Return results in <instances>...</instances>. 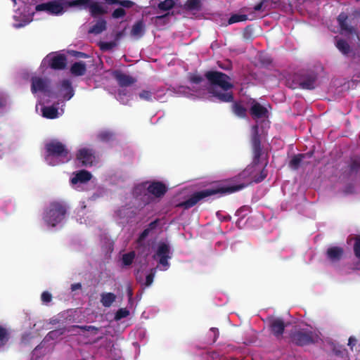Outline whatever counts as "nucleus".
I'll list each match as a JSON object with an SVG mask.
<instances>
[{"instance_id": "nucleus-1", "label": "nucleus", "mask_w": 360, "mask_h": 360, "mask_svg": "<svg viewBox=\"0 0 360 360\" xmlns=\"http://www.w3.org/2000/svg\"><path fill=\"white\" fill-rule=\"evenodd\" d=\"M251 143L253 153L252 163L237 176L229 179L227 181L229 184L195 192L187 200L179 203L177 207L187 210L195 206L198 202L207 197L216 194L233 193L243 189L252 182L257 184L262 182L266 177L267 171L264 167L262 169L257 168L262 155L261 139L257 126L255 127L252 135Z\"/></svg>"}, {"instance_id": "nucleus-2", "label": "nucleus", "mask_w": 360, "mask_h": 360, "mask_svg": "<svg viewBox=\"0 0 360 360\" xmlns=\"http://www.w3.org/2000/svg\"><path fill=\"white\" fill-rule=\"evenodd\" d=\"M67 212L68 206L65 202L54 201L50 203L43 219L49 226L53 227L65 219Z\"/></svg>"}, {"instance_id": "nucleus-3", "label": "nucleus", "mask_w": 360, "mask_h": 360, "mask_svg": "<svg viewBox=\"0 0 360 360\" xmlns=\"http://www.w3.org/2000/svg\"><path fill=\"white\" fill-rule=\"evenodd\" d=\"M45 149L46 152V160L51 165V158L59 160V162H65L70 160L69 150L66 146L60 141L53 140L46 143ZM55 164H53L54 165Z\"/></svg>"}, {"instance_id": "nucleus-4", "label": "nucleus", "mask_w": 360, "mask_h": 360, "mask_svg": "<svg viewBox=\"0 0 360 360\" xmlns=\"http://www.w3.org/2000/svg\"><path fill=\"white\" fill-rule=\"evenodd\" d=\"M64 4L70 7L81 6L84 8H89L90 15L93 18H96L108 13L107 8H104L100 3L91 0H72L71 1H65Z\"/></svg>"}, {"instance_id": "nucleus-5", "label": "nucleus", "mask_w": 360, "mask_h": 360, "mask_svg": "<svg viewBox=\"0 0 360 360\" xmlns=\"http://www.w3.org/2000/svg\"><path fill=\"white\" fill-rule=\"evenodd\" d=\"M205 77L212 85L218 86L224 91H229L233 88V84L230 82L231 77L219 71H207L205 73Z\"/></svg>"}, {"instance_id": "nucleus-6", "label": "nucleus", "mask_w": 360, "mask_h": 360, "mask_svg": "<svg viewBox=\"0 0 360 360\" xmlns=\"http://www.w3.org/2000/svg\"><path fill=\"white\" fill-rule=\"evenodd\" d=\"M158 224L159 219H158L151 221L136 240V250L140 251V253L144 254L146 257L148 255L149 246L145 243V239L152 231L157 228Z\"/></svg>"}, {"instance_id": "nucleus-7", "label": "nucleus", "mask_w": 360, "mask_h": 360, "mask_svg": "<svg viewBox=\"0 0 360 360\" xmlns=\"http://www.w3.org/2000/svg\"><path fill=\"white\" fill-rule=\"evenodd\" d=\"M59 1H49L47 3L40 4L36 6L37 11H46L50 14L59 15L64 12V6H69L65 4V1H71L72 0H59Z\"/></svg>"}, {"instance_id": "nucleus-8", "label": "nucleus", "mask_w": 360, "mask_h": 360, "mask_svg": "<svg viewBox=\"0 0 360 360\" xmlns=\"http://www.w3.org/2000/svg\"><path fill=\"white\" fill-rule=\"evenodd\" d=\"M170 253V247L169 244L165 242L159 243L157 250L153 255V259H158V263L164 267V270L167 269L169 266L168 260L172 257Z\"/></svg>"}, {"instance_id": "nucleus-9", "label": "nucleus", "mask_w": 360, "mask_h": 360, "mask_svg": "<svg viewBox=\"0 0 360 360\" xmlns=\"http://www.w3.org/2000/svg\"><path fill=\"white\" fill-rule=\"evenodd\" d=\"M31 91L32 94L41 92L50 96V80L46 77H32L31 78Z\"/></svg>"}, {"instance_id": "nucleus-10", "label": "nucleus", "mask_w": 360, "mask_h": 360, "mask_svg": "<svg viewBox=\"0 0 360 360\" xmlns=\"http://www.w3.org/2000/svg\"><path fill=\"white\" fill-rule=\"evenodd\" d=\"M104 2L108 5H120L123 8H117L112 13V18L114 19L122 18L126 15V11L124 8H130L134 5V2L130 0H104Z\"/></svg>"}, {"instance_id": "nucleus-11", "label": "nucleus", "mask_w": 360, "mask_h": 360, "mask_svg": "<svg viewBox=\"0 0 360 360\" xmlns=\"http://www.w3.org/2000/svg\"><path fill=\"white\" fill-rule=\"evenodd\" d=\"M292 342L298 346H304L314 342L311 331L304 330H296L291 334Z\"/></svg>"}, {"instance_id": "nucleus-12", "label": "nucleus", "mask_w": 360, "mask_h": 360, "mask_svg": "<svg viewBox=\"0 0 360 360\" xmlns=\"http://www.w3.org/2000/svg\"><path fill=\"white\" fill-rule=\"evenodd\" d=\"M77 159L83 167H91L96 160L95 152L90 148H81L77 153Z\"/></svg>"}, {"instance_id": "nucleus-13", "label": "nucleus", "mask_w": 360, "mask_h": 360, "mask_svg": "<svg viewBox=\"0 0 360 360\" xmlns=\"http://www.w3.org/2000/svg\"><path fill=\"white\" fill-rule=\"evenodd\" d=\"M317 77V74L314 71L302 75L299 82L300 88L308 90L315 89Z\"/></svg>"}, {"instance_id": "nucleus-14", "label": "nucleus", "mask_w": 360, "mask_h": 360, "mask_svg": "<svg viewBox=\"0 0 360 360\" xmlns=\"http://www.w3.org/2000/svg\"><path fill=\"white\" fill-rule=\"evenodd\" d=\"M344 173L348 176H356L360 173V155H354L350 157L347 162V167Z\"/></svg>"}, {"instance_id": "nucleus-15", "label": "nucleus", "mask_w": 360, "mask_h": 360, "mask_svg": "<svg viewBox=\"0 0 360 360\" xmlns=\"http://www.w3.org/2000/svg\"><path fill=\"white\" fill-rule=\"evenodd\" d=\"M270 330L271 333L278 339L282 338L283 334L285 324L283 319L280 318L274 319L271 320L269 324Z\"/></svg>"}, {"instance_id": "nucleus-16", "label": "nucleus", "mask_w": 360, "mask_h": 360, "mask_svg": "<svg viewBox=\"0 0 360 360\" xmlns=\"http://www.w3.org/2000/svg\"><path fill=\"white\" fill-rule=\"evenodd\" d=\"M113 76L120 87L129 86L136 82L134 77L120 71L114 72Z\"/></svg>"}, {"instance_id": "nucleus-17", "label": "nucleus", "mask_w": 360, "mask_h": 360, "mask_svg": "<svg viewBox=\"0 0 360 360\" xmlns=\"http://www.w3.org/2000/svg\"><path fill=\"white\" fill-rule=\"evenodd\" d=\"M147 190L154 196L160 198L166 193L167 188L162 182L153 181L148 186Z\"/></svg>"}, {"instance_id": "nucleus-18", "label": "nucleus", "mask_w": 360, "mask_h": 360, "mask_svg": "<svg viewBox=\"0 0 360 360\" xmlns=\"http://www.w3.org/2000/svg\"><path fill=\"white\" fill-rule=\"evenodd\" d=\"M348 18V15L345 12H341L338 15L337 18V21L340 27V29L341 30L342 32H345L348 34L355 33L354 27L349 25L347 22Z\"/></svg>"}, {"instance_id": "nucleus-19", "label": "nucleus", "mask_w": 360, "mask_h": 360, "mask_svg": "<svg viewBox=\"0 0 360 360\" xmlns=\"http://www.w3.org/2000/svg\"><path fill=\"white\" fill-rule=\"evenodd\" d=\"M250 112L253 118L259 119L267 117V109L258 102L253 100Z\"/></svg>"}, {"instance_id": "nucleus-20", "label": "nucleus", "mask_w": 360, "mask_h": 360, "mask_svg": "<svg viewBox=\"0 0 360 360\" xmlns=\"http://www.w3.org/2000/svg\"><path fill=\"white\" fill-rule=\"evenodd\" d=\"M232 113L240 119H245L248 117V110L243 105L242 101H233L231 105Z\"/></svg>"}, {"instance_id": "nucleus-21", "label": "nucleus", "mask_w": 360, "mask_h": 360, "mask_svg": "<svg viewBox=\"0 0 360 360\" xmlns=\"http://www.w3.org/2000/svg\"><path fill=\"white\" fill-rule=\"evenodd\" d=\"M67 58L63 54H58L52 57L49 61V66L53 70H63L66 67Z\"/></svg>"}, {"instance_id": "nucleus-22", "label": "nucleus", "mask_w": 360, "mask_h": 360, "mask_svg": "<svg viewBox=\"0 0 360 360\" xmlns=\"http://www.w3.org/2000/svg\"><path fill=\"white\" fill-rule=\"evenodd\" d=\"M344 254V250L341 247L333 246L329 248L326 251V257L331 262L340 261Z\"/></svg>"}, {"instance_id": "nucleus-23", "label": "nucleus", "mask_w": 360, "mask_h": 360, "mask_svg": "<svg viewBox=\"0 0 360 360\" xmlns=\"http://www.w3.org/2000/svg\"><path fill=\"white\" fill-rule=\"evenodd\" d=\"M70 71L73 76H83L86 74V65L83 61L75 62L71 65Z\"/></svg>"}, {"instance_id": "nucleus-24", "label": "nucleus", "mask_w": 360, "mask_h": 360, "mask_svg": "<svg viewBox=\"0 0 360 360\" xmlns=\"http://www.w3.org/2000/svg\"><path fill=\"white\" fill-rule=\"evenodd\" d=\"M61 91H63V97L65 100H70L74 96V89L69 79H64L61 82Z\"/></svg>"}, {"instance_id": "nucleus-25", "label": "nucleus", "mask_w": 360, "mask_h": 360, "mask_svg": "<svg viewBox=\"0 0 360 360\" xmlns=\"http://www.w3.org/2000/svg\"><path fill=\"white\" fill-rule=\"evenodd\" d=\"M92 177L91 174L86 170L79 171L75 176L71 179V183L72 184H77V183H86L89 181Z\"/></svg>"}, {"instance_id": "nucleus-26", "label": "nucleus", "mask_w": 360, "mask_h": 360, "mask_svg": "<svg viewBox=\"0 0 360 360\" xmlns=\"http://www.w3.org/2000/svg\"><path fill=\"white\" fill-rule=\"evenodd\" d=\"M180 7L186 11H200L202 10V0H187Z\"/></svg>"}, {"instance_id": "nucleus-27", "label": "nucleus", "mask_w": 360, "mask_h": 360, "mask_svg": "<svg viewBox=\"0 0 360 360\" xmlns=\"http://www.w3.org/2000/svg\"><path fill=\"white\" fill-rule=\"evenodd\" d=\"M312 154L313 153L310 152L307 153H300L294 155L289 162V167L293 170L298 169L302 160L307 156L311 157Z\"/></svg>"}, {"instance_id": "nucleus-28", "label": "nucleus", "mask_w": 360, "mask_h": 360, "mask_svg": "<svg viewBox=\"0 0 360 360\" xmlns=\"http://www.w3.org/2000/svg\"><path fill=\"white\" fill-rule=\"evenodd\" d=\"M145 33V24L143 20L136 21L131 30V35L141 37Z\"/></svg>"}, {"instance_id": "nucleus-29", "label": "nucleus", "mask_w": 360, "mask_h": 360, "mask_svg": "<svg viewBox=\"0 0 360 360\" xmlns=\"http://www.w3.org/2000/svg\"><path fill=\"white\" fill-rule=\"evenodd\" d=\"M107 28V22L105 20L101 18L89 30V33L98 34L105 31Z\"/></svg>"}, {"instance_id": "nucleus-30", "label": "nucleus", "mask_w": 360, "mask_h": 360, "mask_svg": "<svg viewBox=\"0 0 360 360\" xmlns=\"http://www.w3.org/2000/svg\"><path fill=\"white\" fill-rule=\"evenodd\" d=\"M116 300V295L112 292H103L101 295V303L105 307H110Z\"/></svg>"}, {"instance_id": "nucleus-31", "label": "nucleus", "mask_w": 360, "mask_h": 360, "mask_svg": "<svg viewBox=\"0 0 360 360\" xmlns=\"http://www.w3.org/2000/svg\"><path fill=\"white\" fill-rule=\"evenodd\" d=\"M219 101L224 103H232L234 101L233 94L232 92H219L212 93Z\"/></svg>"}, {"instance_id": "nucleus-32", "label": "nucleus", "mask_w": 360, "mask_h": 360, "mask_svg": "<svg viewBox=\"0 0 360 360\" xmlns=\"http://www.w3.org/2000/svg\"><path fill=\"white\" fill-rule=\"evenodd\" d=\"M43 117L48 119H55L58 117V108L54 106H44L41 108Z\"/></svg>"}, {"instance_id": "nucleus-33", "label": "nucleus", "mask_w": 360, "mask_h": 360, "mask_svg": "<svg viewBox=\"0 0 360 360\" xmlns=\"http://www.w3.org/2000/svg\"><path fill=\"white\" fill-rule=\"evenodd\" d=\"M75 329H79L83 332H85V331L91 332L93 335L97 334L99 330V328L96 327L94 326L73 325L70 327L68 331H74Z\"/></svg>"}, {"instance_id": "nucleus-34", "label": "nucleus", "mask_w": 360, "mask_h": 360, "mask_svg": "<svg viewBox=\"0 0 360 360\" xmlns=\"http://www.w3.org/2000/svg\"><path fill=\"white\" fill-rule=\"evenodd\" d=\"M354 240L353 250L355 257L360 261V236L357 235L355 236H350L347 238V243Z\"/></svg>"}, {"instance_id": "nucleus-35", "label": "nucleus", "mask_w": 360, "mask_h": 360, "mask_svg": "<svg viewBox=\"0 0 360 360\" xmlns=\"http://www.w3.org/2000/svg\"><path fill=\"white\" fill-rule=\"evenodd\" d=\"M336 47L344 55H347L351 51V47L347 41L343 39H339L336 41Z\"/></svg>"}, {"instance_id": "nucleus-36", "label": "nucleus", "mask_w": 360, "mask_h": 360, "mask_svg": "<svg viewBox=\"0 0 360 360\" xmlns=\"http://www.w3.org/2000/svg\"><path fill=\"white\" fill-rule=\"evenodd\" d=\"M178 0H165L160 1L158 4V8L161 11H169L175 7L176 1Z\"/></svg>"}, {"instance_id": "nucleus-37", "label": "nucleus", "mask_w": 360, "mask_h": 360, "mask_svg": "<svg viewBox=\"0 0 360 360\" xmlns=\"http://www.w3.org/2000/svg\"><path fill=\"white\" fill-rule=\"evenodd\" d=\"M248 15L245 14H233L228 20L227 23L224 24L225 25H232L233 23L243 22L247 20Z\"/></svg>"}, {"instance_id": "nucleus-38", "label": "nucleus", "mask_w": 360, "mask_h": 360, "mask_svg": "<svg viewBox=\"0 0 360 360\" xmlns=\"http://www.w3.org/2000/svg\"><path fill=\"white\" fill-rule=\"evenodd\" d=\"M114 133L110 131H102L98 134V139L103 142H108L113 139Z\"/></svg>"}, {"instance_id": "nucleus-39", "label": "nucleus", "mask_w": 360, "mask_h": 360, "mask_svg": "<svg viewBox=\"0 0 360 360\" xmlns=\"http://www.w3.org/2000/svg\"><path fill=\"white\" fill-rule=\"evenodd\" d=\"M9 340V333L6 328L0 326V347L5 345Z\"/></svg>"}, {"instance_id": "nucleus-40", "label": "nucleus", "mask_w": 360, "mask_h": 360, "mask_svg": "<svg viewBox=\"0 0 360 360\" xmlns=\"http://www.w3.org/2000/svg\"><path fill=\"white\" fill-rule=\"evenodd\" d=\"M135 255H136L134 251L124 254L122 255V258L124 265H125V266L131 265L135 258Z\"/></svg>"}, {"instance_id": "nucleus-41", "label": "nucleus", "mask_w": 360, "mask_h": 360, "mask_svg": "<svg viewBox=\"0 0 360 360\" xmlns=\"http://www.w3.org/2000/svg\"><path fill=\"white\" fill-rule=\"evenodd\" d=\"M188 80L192 84H199L204 80V78L198 73H190Z\"/></svg>"}, {"instance_id": "nucleus-42", "label": "nucleus", "mask_w": 360, "mask_h": 360, "mask_svg": "<svg viewBox=\"0 0 360 360\" xmlns=\"http://www.w3.org/2000/svg\"><path fill=\"white\" fill-rule=\"evenodd\" d=\"M129 315V311L125 308L119 309L115 315V319L116 321H120L122 319L126 318Z\"/></svg>"}, {"instance_id": "nucleus-43", "label": "nucleus", "mask_w": 360, "mask_h": 360, "mask_svg": "<svg viewBox=\"0 0 360 360\" xmlns=\"http://www.w3.org/2000/svg\"><path fill=\"white\" fill-rule=\"evenodd\" d=\"M269 4V0H262L259 3L257 4L253 9L255 11H264L266 10Z\"/></svg>"}, {"instance_id": "nucleus-44", "label": "nucleus", "mask_w": 360, "mask_h": 360, "mask_svg": "<svg viewBox=\"0 0 360 360\" xmlns=\"http://www.w3.org/2000/svg\"><path fill=\"white\" fill-rule=\"evenodd\" d=\"M156 273L155 269H151L150 273L146 276L145 285L148 287L153 282Z\"/></svg>"}, {"instance_id": "nucleus-45", "label": "nucleus", "mask_w": 360, "mask_h": 360, "mask_svg": "<svg viewBox=\"0 0 360 360\" xmlns=\"http://www.w3.org/2000/svg\"><path fill=\"white\" fill-rule=\"evenodd\" d=\"M153 93L148 90H143L139 93V98L147 101H152Z\"/></svg>"}, {"instance_id": "nucleus-46", "label": "nucleus", "mask_w": 360, "mask_h": 360, "mask_svg": "<svg viewBox=\"0 0 360 360\" xmlns=\"http://www.w3.org/2000/svg\"><path fill=\"white\" fill-rule=\"evenodd\" d=\"M41 299L44 303L47 304L52 300V295L48 291H44L41 293Z\"/></svg>"}, {"instance_id": "nucleus-47", "label": "nucleus", "mask_w": 360, "mask_h": 360, "mask_svg": "<svg viewBox=\"0 0 360 360\" xmlns=\"http://www.w3.org/2000/svg\"><path fill=\"white\" fill-rule=\"evenodd\" d=\"M217 65L220 68H221L224 70H231L233 67L232 63L231 62V60H227L225 63L218 61Z\"/></svg>"}, {"instance_id": "nucleus-48", "label": "nucleus", "mask_w": 360, "mask_h": 360, "mask_svg": "<svg viewBox=\"0 0 360 360\" xmlns=\"http://www.w3.org/2000/svg\"><path fill=\"white\" fill-rule=\"evenodd\" d=\"M354 186L352 184H349L345 186V188L343 190V192L345 194H352L354 193Z\"/></svg>"}, {"instance_id": "nucleus-49", "label": "nucleus", "mask_w": 360, "mask_h": 360, "mask_svg": "<svg viewBox=\"0 0 360 360\" xmlns=\"http://www.w3.org/2000/svg\"><path fill=\"white\" fill-rule=\"evenodd\" d=\"M115 46V43L110 41V42H105L101 44V48L103 50H109L111 49L112 47Z\"/></svg>"}, {"instance_id": "nucleus-50", "label": "nucleus", "mask_w": 360, "mask_h": 360, "mask_svg": "<svg viewBox=\"0 0 360 360\" xmlns=\"http://www.w3.org/2000/svg\"><path fill=\"white\" fill-rule=\"evenodd\" d=\"M210 332H212L213 333V335H214L213 342H215L219 335V330L216 328H212L210 329Z\"/></svg>"}, {"instance_id": "nucleus-51", "label": "nucleus", "mask_w": 360, "mask_h": 360, "mask_svg": "<svg viewBox=\"0 0 360 360\" xmlns=\"http://www.w3.org/2000/svg\"><path fill=\"white\" fill-rule=\"evenodd\" d=\"M356 340L354 337H350L348 340V345L351 347V349L353 348V347L356 345Z\"/></svg>"}, {"instance_id": "nucleus-52", "label": "nucleus", "mask_w": 360, "mask_h": 360, "mask_svg": "<svg viewBox=\"0 0 360 360\" xmlns=\"http://www.w3.org/2000/svg\"><path fill=\"white\" fill-rule=\"evenodd\" d=\"M82 288V285L80 283H77L71 285V290L75 291L77 290H79Z\"/></svg>"}, {"instance_id": "nucleus-53", "label": "nucleus", "mask_w": 360, "mask_h": 360, "mask_svg": "<svg viewBox=\"0 0 360 360\" xmlns=\"http://www.w3.org/2000/svg\"><path fill=\"white\" fill-rule=\"evenodd\" d=\"M75 56L78 58H84L89 57V56L86 53L80 52V51H76Z\"/></svg>"}, {"instance_id": "nucleus-54", "label": "nucleus", "mask_w": 360, "mask_h": 360, "mask_svg": "<svg viewBox=\"0 0 360 360\" xmlns=\"http://www.w3.org/2000/svg\"><path fill=\"white\" fill-rule=\"evenodd\" d=\"M127 295H128L129 300H131L133 296V290L130 286H128V288H127Z\"/></svg>"}, {"instance_id": "nucleus-55", "label": "nucleus", "mask_w": 360, "mask_h": 360, "mask_svg": "<svg viewBox=\"0 0 360 360\" xmlns=\"http://www.w3.org/2000/svg\"><path fill=\"white\" fill-rule=\"evenodd\" d=\"M124 35V31H120L115 34V40H119Z\"/></svg>"}, {"instance_id": "nucleus-56", "label": "nucleus", "mask_w": 360, "mask_h": 360, "mask_svg": "<svg viewBox=\"0 0 360 360\" xmlns=\"http://www.w3.org/2000/svg\"><path fill=\"white\" fill-rule=\"evenodd\" d=\"M169 13L168 12V13H166V14H165V15H158V16L155 17V19L156 20H161V19H163V18H166V17H167V16H169Z\"/></svg>"}, {"instance_id": "nucleus-57", "label": "nucleus", "mask_w": 360, "mask_h": 360, "mask_svg": "<svg viewBox=\"0 0 360 360\" xmlns=\"http://www.w3.org/2000/svg\"><path fill=\"white\" fill-rule=\"evenodd\" d=\"M127 95V91L125 89H119L118 90V96H126Z\"/></svg>"}, {"instance_id": "nucleus-58", "label": "nucleus", "mask_w": 360, "mask_h": 360, "mask_svg": "<svg viewBox=\"0 0 360 360\" xmlns=\"http://www.w3.org/2000/svg\"><path fill=\"white\" fill-rule=\"evenodd\" d=\"M57 333V331L56 330H52L51 332L49 333L48 335L50 337V338H53Z\"/></svg>"}, {"instance_id": "nucleus-59", "label": "nucleus", "mask_w": 360, "mask_h": 360, "mask_svg": "<svg viewBox=\"0 0 360 360\" xmlns=\"http://www.w3.org/2000/svg\"><path fill=\"white\" fill-rule=\"evenodd\" d=\"M4 106L3 101L0 99V108Z\"/></svg>"}, {"instance_id": "nucleus-60", "label": "nucleus", "mask_w": 360, "mask_h": 360, "mask_svg": "<svg viewBox=\"0 0 360 360\" xmlns=\"http://www.w3.org/2000/svg\"><path fill=\"white\" fill-rule=\"evenodd\" d=\"M11 1L13 2L14 5H15L17 4L16 0H11Z\"/></svg>"}, {"instance_id": "nucleus-61", "label": "nucleus", "mask_w": 360, "mask_h": 360, "mask_svg": "<svg viewBox=\"0 0 360 360\" xmlns=\"http://www.w3.org/2000/svg\"><path fill=\"white\" fill-rule=\"evenodd\" d=\"M101 339H102V337L98 338L97 339V340H101Z\"/></svg>"}]
</instances>
